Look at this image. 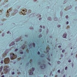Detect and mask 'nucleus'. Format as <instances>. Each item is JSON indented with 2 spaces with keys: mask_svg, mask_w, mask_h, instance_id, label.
<instances>
[{
  "mask_svg": "<svg viewBox=\"0 0 77 77\" xmlns=\"http://www.w3.org/2000/svg\"><path fill=\"white\" fill-rule=\"evenodd\" d=\"M10 57L11 59L13 60V59H16L17 57V56L16 55H15V54H12L10 55Z\"/></svg>",
  "mask_w": 77,
  "mask_h": 77,
  "instance_id": "obj_3",
  "label": "nucleus"
},
{
  "mask_svg": "<svg viewBox=\"0 0 77 77\" xmlns=\"http://www.w3.org/2000/svg\"><path fill=\"white\" fill-rule=\"evenodd\" d=\"M72 48H71V49H72Z\"/></svg>",
  "mask_w": 77,
  "mask_h": 77,
  "instance_id": "obj_51",
  "label": "nucleus"
},
{
  "mask_svg": "<svg viewBox=\"0 0 77 77\" xmlns=\"http://www.w3.org/2000/svg\"><path fill=\"white\" fill-rule=\"evenodd\" d=\"M4 35V33L2 35Z\"/></svg>",
  "mask_w": 77,
  "mask_h": 77,
  "instance_id": "obj_49",
  "label": "nucleus"
},
{
  "mask_svg": "<svg viewBox=\"0 0 77 77\" xmlns=\"http://www.w3.org/2000/svg\"><path fill=\"white\" fill-rule=\"evenodd\" d=\"M39 38H41V37H42V35H39Z\"/></svg>",
  "mask_w": 77,
  "mask_h": 77,
  "instance_id": "obj_24",
  "label": "nucleus"
},
{
  "mask_svg": "<svg viewBox=\"0 0 77 77\" xmlns=\"http://www.w3.org/2000/svg\"><path fill=\"white\" fill-rule=\"evenodd\" d=\"M71 55H73V54H72H72H71Z\"/></svg>",
  "mask_w": 77,
  "mask_h": 77,
  "instance_id": "obj_44",
  "label": "nucleus"
},
{
  "mask_svg": "<svg viewBox=\"0 0 77 77\" xmlns=\"http://www.w3.org/2000/svg\"><path fill=\"white\" fill-rule=\"evenodd\" d=\"M26 51H27L28 53H29V51L28 50V49H27L26 50Z\"/></svg>",
  "mask_w": 77,
  "mask_h": 77,
  "instance_id": "obj_21",
  "label": "nucleus"
},
{
  "mask_svg": "<svg viewBox=\"0 0 77 77\" xmlns=\"http://www.w3.org/2000/svg\"><path fill=\"white\" fill-rule=\"evenodd\" d=\"M9 67H8L7 66H5L4 67V71L5 74H7L8 72L9 71Z\"/></svg>",
  "mask_w": 77,
  "mask_h": 77,
  "instance_id": "obj_1",
  "label": "nucleus"
},
{
  "mask_svg": "<svg viewBox=\"0 0 77 77\" xmlns=\"http://www.w3.org/2000/svg\"><path fill=\"white\" fill-rule=\"evenodd\" d=\"M76 57H77V54L76 55Z\"/></svg>",
  "mask_w": 77,
  "mask_h": 77,
  "instance_id": "obj_46",
  "label": "nucleus"
},
{
  "mask_svg": "<svg viewBox=\"0 0 77 77\" xmlns=\"http://www.w3.org/2000/svg\"><path fill=\"white\" fill-rule=\"evenodd\" d=\"M50 50V48H49V47L48 48H47L46 49V51H47L46 52H45V53H46V54H48V55L49 54V50Z\"/></svg>",
  "mask_w": 77,
  "mask_h": 77,
  "instance_id": "obj_5",
  "label": "nucleus"
},
{
  "mask_svg": "<svg viewBox=\"0 0 77 77\" xmlns=\"http://www.w3.org/2000/svg\"><path fill=\"white\" fill-rule=\"evenodd\" d=\"M49 19H51V17H49L48 18V19H49Z\"/></svg>",
  "mask_w": 77,
  "mask_h": 77,
  "instance_id": "obj_35",
  "label": "nucleus"
},
{
  "mask_svg": "<svg viewBox=\"0 0 77 77\" xmlns=\"http://www.w3.org/2000/svg\"><path fill=\"white\" fill-rule=\"evenodd\" d=\"M48 64H49V65H51V64H50V63H48Z\"/></svg>",
  "mask_w": 77,
  "mask_h": 77,
  "instance_id": "obj_36",
  "label": "nucleus"
},
{
  "mask_svg": "<svg viewBox=\"0 0 77 77\" xmlns=\"http://www.w3.org/2000/svg\"><path fill=\"white\" fill-rule=\"evenodd\" d=\"M57 63L58 64H59V63H60V62L59 61H58L57 62Z\"/></svg>",
  "mask_w": 77,
  "mask_h": 77,
  "instance_id": "obj_19",
  "label": "nucleus"
},
{
  "mask_svg": "<svg viewBox=\"0 0 77 77\" xmlns=\"http://www.w3.org/2000/svg\"><path fill=\"white\" fill-rule=\"evenodd\" d=\"M51 56H52V54L51 55Z\"/></svg>",
  "mask_w": 77,
  "mask_h": 77,
  "instance_id": "obj_50",
  "label": "nucleus"
},
{
  "mask_svg": "<svg viewBox=\"0 0 77 77\" xmlns=\"http://www.w3.org/2000/svg\"><path fill=\"white\" fill-rule=\"evenodd\" d=\"M25 47H26V46H25L24 45H23L21 46V48L22 49H24V48H25Z\"/></svg>",
  "mask_w": 77,
  "mask_h": 77,
  "instance_id": "obj_10",
  "label": "nucleus"
},
{
  "mask_svg": "<svg viewBox=\"0 0 77 77\" xmlns=\"http://www.w3.org/2000/svg\"><path fill=\"white\" fill-rule=\"evenodd\" d=\"M29 75H32V74H33V71H32V70H29Z\"/></svg>",
  "mask_w": 77,
  "mask_h": 77,
  "instance_id": "obj_6",
  "label": "nucleus"
},
{
  "mask_svg": "<svg viewBox=\"0 0 77 77\" xmlns=\"http://www.w3.org/2000/svg\"><path fill=\"white\" fill-rule=\"evenodd\" d=\"M63 77H65V75H64L63 76Z\"/></svg>",
  "mask_w": 77,
  "mask_h": 77,
  "instance_id": "obj_43",
  "label": "nucleus"
},
{
  "mask_svg": "<svg viewBox=\"0 0 77 77\" xmlns=\"http://www.w3.org/2000/svg\"><path fill=\"white\" fill-rule=\"evenodd\" d=\"M1 63H3V60H2L1 62Z\"/></svg>",
  "mask_w": 77,
  "mask_h": 77,
  "instance_id": "obj_20",
  "label": "nucleus"
},
{
  "mask_svg": "<svg viewBox=\"0 0 77 77\" xmlns=\"http://www.w3.org/2000/svg\"><path fill=\"white\" fill-rule=\"evenodd\" d=\"M55 20H56H56H57V18H55Z\"/></svg>",
  "mask_w": 77,
  "mask_h": 77,
  "instance_id": "obj_45",
  "label": "nucleus"
},
{
  "mask_svg": "<svg viewBox=\"0 0 77 77\" xmlns=\"http://www.w3.org/2000/svg\"><path fill=\"white\" fill-rule=\"evenodd\" d=\"M18 74H20V72H18Z\"/></svg>",
  "mask_w": 77,
  "mask_h": 77,
  "instance_id": "obj_38",
  "label": "nucleus"
},
{
  "mask_svg": "<svg viewBox=\"0 0 77 77\" xmlns=\"http://www.w3.org/2000/svg\"><path fill=\"white\" fill-rule=\"evenodd\" d=\"M40 28H42V26H40Z\"/></svg>",
  "mask_w": 77,
  "mask_h": 77,
  "instance_id": "obj_33",
  "label": "nucleus"
},
{
  "mask_svg": "<svg viewBox=\"0 0 77 77\" xmlns=\"http://www.w3.org/2000/svg\"><path fill=\"white\" fill-rule=\"evenodd\" d=\"M30 45H32V44H30Z\"/></svg>",
  "mask_w": 77,
  "mask_h": 77,
  "instance_id": "obj_52",
  "label": "nucleus"
},
{
  "mask_svg": "<svg viewBox=\"0 0 77 77\" xmlns=\"http://www.w3.org/2000/svg\"><path fill=\"white\" fill-rule=\"evenodd\" d=\"M44 77H47V76H46V75H44Z\"/></svg>",
  "mask_w": 77,
  "mask_h": 77,
  "instance_id": "obj_34",
  "label": "nucleus"
},
{
  "mask_svg": "<svg viewBox=\"0 0 77 77\" xmlns=\"http://www.w3.org/2000/svg\"><path fill=\"white\" fill-rule=\"evenodd\" d=\"M71 62V61L70 60H68V62Z\"/></svg>",
  "mask_w": 77,
  "mask_h": 77,
  "instance_id": "obj_30",
  "label": "nucleus"
},
{
  "mask_svg": "<svg viewBox=\"0 0 77 77\" xmlns=\"http://www.w3.org/2000/svg\"><path fill=\"white\" fill-rule=\"evenodd\" d=\"M10 32L9 31H8V32H7V33H10Z\"/></svg>",
  "mask_w": 77,
  "mask_h": 77,
  "instance_id": "obj_39",
  "label": "nucleus"
},
{
  "mask_svg": "<svg viewBox=\"0 0 77 77\" xmlns=\"http://www.w3.org/2000/svg\"><path fill=\"white\" fill-rule=\"evenodd\" d=\"M49 47V46H48Z\"/></svg>",
  "mask_w": 77,
  "mask_h": 77,
  "instance_id": "obj_57",
  "label": "nucleus"
},
{
  "mask_svg": "<svg viewBox=\"0 0 77 77\" xmlns=\"http://www.w3.org/2000/svg\"><path fill=\"white\" fill-rule=\"evenodd\" d=\"M63 55H61V57H63Z\"/></svg>",
  "mask_w": 77,
  "mask_h": 77,
  "instance_id": "obj_40",
  "label": "nucleus"
},
{
  "mask_svg": "<svg viewBox=\"0 0 77 77\" xmlns=\"http://www.w3.org/2000/svg\"><path fill=\"white\" fill-rule=\"evenodd\" d=\"M41 20V18H40L39 19V20Z\"/></svg>",
  "mask_w": 77,
  "mask_h": 77,
  "instance_id": "obj_41",
  "label": "nucleus"
},
{
  "mask_svg": "<svg viewBox=\"0 0 77 77\" xmlns=\"http://www.w3.org/2000/svg\"><path fill=\"white\" fill-rule=\"evenodd\" d=\"M66 29H69V26H67V28Z\"/></svg>",
  "mask_w": 77,
  "mask_h": 77,
  "instance_id": "obj_17",
  "label": "nucleus"
},
{
  "mask_svg": "<svg viewBox=\"0 0 77 77\" xmlns=\"http://www.w3.org/2000/svg\"><path fill=\"white\" fill-rule=\"evenodd\" d=\"M50 56L49 55L48 56V57L47 58V59L48 60H49V62H50Z\"/></svg>",
  "mask_w": 77,
  "mask_h": 77,
  "instance_id": "obj_9",
  "label": "nucleus"
},
{
  "mask_svg": "<svg viewBox=\"0 0 77 77\" xmlns=\"http://www.w3.org/2000/svg\"><path fill=\"white\" fill-rule=\"evenodd\" d=\"M61 47V46H59L58 48H60Z\"/></svg>",
  "mask_w": 77,
  "mask_h": 77,
  "instance_id": "obj_32",
  "label": "nucleus"
},
{
  "mask_svg": "<svg viewBox=\"0 0 77 77\" xmlns=\"http://www.w3.org/2000/svg\"><path fill=\"white\" fill-rule=\"evenodd\" d=\"M66 18L67 19H68V16H66Z\"/></svg>",
  "mask_w": 77,
  "mask_h": 77,
  "instance_id": "obj_23",
  "label": "nucleus"
},
{
  "mask_svg": "<svg viewBox=\"0 0 77 77\" xmlns=\"http://www.w3.org/2000/svg\"><path fill=\"white\" fill-rule=\"evenodd\" d=\"M39 17H41V15H40V16Z\"/></svg>",
  "mask_w": 77,
  "mask_h": 77,
  "instance_id": "obj_47",
  "label": "nucleus"
},
{
  "mask_svg": "<svg viewBox=\"0 0 77 77\" xmlns=\"http://www.w3.org/2000/svg\"><path fill=\"white\" fill-rule=\"evenodd\" d=\"M12 74L13 75H14V74H15V72H12Z\"/></svg>",
  "mask_w": 77,
  "mask_h": 77,
  "instance_id": "obj_26",
  "label": "nucleus"
},
{
  "mask_svg": "<svg viewBox=\"0 0 77 77\" xmlns=\"http://www.w3.org/2000/svg\"><path fill=\"white\" fill-rule=\"evenodd\" d=\"M3 69V66H1L0 68V72H2V69Z\"/></svg>",
  "mask_w": 77,
  "mask_h": 77,
  "instance_id": "obj_11",
  "label": "nucleus"
},
{
  "mask_svg": "<svg viewBox=\"0 0 77 77\" xmlns=\"http://www.w3.org/2000/svg\"><path fill=\"white\" fill-rule=\"evenodd\" d=\"M44 57V56H43V57Z\"/></svg>",
  "mask_w": 77,
  "mask_h": 77,
  "instance_id": "obj_53",
  "label": "nucleus"
},
{
  "mask_svg": "<svg viewBox=\"0 0 77 77\" xmlns=\"http://www.w3.org/2000/svg\"><path fill=\"white\" fill-rule=\"evenodd\" d=\"M2 77H5V75H3L2 76Z\"/></svg>",
  "mask_w": 77,
  "mask_h": 77,
  "instance_id": "obj_37",
  "label": "nucleus"
},
{
  "mask_svg": "<svg viewBox=\"0 0 77 77\" xmlns=\"http://www.w3.org/2000/svg\"><path fill=\"white\" fill-rule=\"evenodd\" d=\"M40 30H41V32L42 31V29H40Z\"/></svg>",
  "mask_w": 77,
  "mask_h": 77,
  "instance_id": "obj_42",
  "label": "nucleus"
},
{
  "mask_svg": "<svg viewBox=\"0 0 77 77\" xmlns=\"http://www.w3.org/2000/svg\"><path fill=\"white\" fill-rule=\"evenodd\" d=\"M57 27H60V25H58Z\"/></svg>",
  "mask_w": 77,
  "mask_h": 77,
  "instance_id": "obj_18",
  "label": "nucleus"
},
{
  "mask_svg": "<svg viewBox=\"0 0 77 77\" xmlns=\"http://www.w3.org/2000/svg\"><path fill=\"white\" fill-rule=\"evenodd\" d=\"M32 45H33V47H35V43H33L32 44Z\"/></svg>",
  "mask_w": 77,
  "mask_h": 77,
  "instance_id": "obj_14",
  "label": "nucleus"
},
{
  "mask_svg": "<svg viewBox=\"0 0 77 77\" xmlns=\"http://www.w3.org/2000/svg\"><path fill=\"white\" fill-rule=\"evenodd\" d=\"M6 55H7V54L6 53H5V54L2 55L3 59V58H5V57H6Z\"/></svg>",
  "mask_w": 77,
  "mask_h": 77,
  "instance_id": "obj_7",
  "label": "nucleus"
},
{
  "mask_svg": "<svg viewBox=\"0 0 77 77\" xmlns=\"http://www.w3.org/2000/svg\"><path fill=\"white\" fill-rule=\"evenodd\" d=\"M38 63L39 65L41 66V67L42 69H45V68H46V66L45 65V64L44 63H42L41 62H39Z\"/></svg>",
  "mask_w": 77,
  "mask_h": 77,
  "instance_id": "obj_2",
  "label": "nucleus"
},
{
  "mask_svg": "<svg viewBox=\"0 0 77 77\" xmlns=\"http://www.w3.org/2000/svg\"><path fill=\"white\" fill-rule=\"evenodd\" d=\"M49 20H50V19H49Z\"/></svg>",
  "mask_w": 77,
  "mask_h": 77,
  "instance_id": "obj_56",
  "label": "nucleus"
},
{
  "mask_svg": "<svg viewBox=\"0 0 77 77\" xmlns=\"http://www.w3.org/2000/svg\"><path fill=\"white\" fill-rule=\"evenodd\" d=\"M43 55H44V54H43Z\"/></svg>",
  "mask_w": 77,
  "mask_h": 77,
  "instance_id": "obj_54",
  "label": "nucleus"
},
{
  "mask_svg": "<svg viewBox=\"0 0 77 77\" xmlns=\"http://www.w3.org/2000/svg\"><path fill=\"white\" fill-rule=\"evenodd\" d=\"M18 50V49H15V51H17Z\"/></svg>",
  "mask_w": 77,
  "mask_h": 77,
  "instance_id": "obj_28",
  "label": "nucleus"
},
{
  "mask_svg": "<svg viewBox=\"0 0 77 77\" xmlns=\"http://www.w3.org/2000/svg\"><path fill=\"white\" fill-rule=\"evenodd\" d=\"M20 54H23V51H21L20 52Z\"/></svg>",
  "mask_w": 77,
  "mask_h": 77,
  "instance_id": "obj_15",
  "label": "nucleus"
},
{
  "mask_svg": "<svg viewBox=\"0 0 77 77\" xmlns=\"http://www.w3.org/2000/svg\"><path fill=\"white\" fill-rule=\"evenodd\" d=\"M69 22L68 21L66 23V24H68Z\"/></svg>",
  "mask_w": 77,
  "mask_h": 77,
  "instance_id": "obj_31",
  "label": "nucleus"
},
{
  "mask_svg": "<svg viewBox=\"0 0 77 77\" xmlns=\"http://www.w3.org/2000/svg\"><path fill=\"white\" fill-rule=\"evenodd\" d=\"M63 37L64 38H66V34H64Z\"/></svg>",
  "mask_w": 77,
  "mask_h": 77,
  "instance_id": "obj_8",
  "label": "nucleus"
},
{
  "mask_svg": "<svg viewBox=\"0 0 77 77\" xmlns=\"http://www.w3.org/2000/svg\"><path fill=\"white\" fill-rule=\"evenodd\" d=\"M10 60H9V58H5L4 61L5 62V63H9V61Z\"/></svg>",
  "mask_w": 77,
  "mask_h": 77,
  "instance_id": "obj_4",
  "label": "nucleus"
},
{
  "mask_svg": "<svg viewBox=\"0 0 77 77\" xmlns=\"http://www.w3.org/2000/svg\"><path fill=\"white\" fill-rule=\"evenodd\" d=\"M29 64V63H28V65Z\"/></svg>",
  "mask_w": 77,
  "mask_h": 77,
  "instance_id": "obj_55",
  "label": "nucleus"
},
{
  "mask_svg": "<svg viewBox=\"0 0 77 77\" xmlns=\"http://www.w3.org/2000/svg\"><path fill=\"white\" fill-rule=\"evenodd\" d=\"M58 72H60V70H58Z\"/></svg>",
  "mask_w": 77,
  "mask_h": 77,
  "instance_id": "obj_29",
  "label": "nucleus"
},
{
  "mask_svg": "<svg viewBox=\"0 0 77 77\" xmlns=\"http://www.w3.org/2000/svg\"><path fill=\"white\" fill-rule=\"evenodd\" d=\"M38 55L40 54V52H39V51H38Z\"/></svg>",
  "mask_w": 77,
  "mask_h": 77,
  "instance_id": "obj_25",
  "label": "nucleus"
},
{
  "mask_svg": "<svg viewBox=\"0 0 77 77\" xmlns=\"http://www.w3.org/2000/svg\"><path fill=\"white\" fill-rule=\"evenodd\" d=\"M15 43H14V42H12L11 43V45H10V46H12V45H14V44Z\"/></svg>",
  "mask_w": 77,
  "mask_h": 77,
  "instance_id": "obj_12",
  "label": "nucleus"
},
{
  "mask_svg": "<svg viewBox=\"0 0 77 77\" xmlns=\"http://www.w3.org/2000/svg\"><path fill=\"white\" fill-rule=\"evenodd\" d=\"M67 68H68V67H66L65 69V70H66L67 69Z\"/></svg>",
  "mask_w": 77,
  "mask_h": 77,
  "instance_id": "obj_27",
  "label": "nucleus"
},
{
  "mask_svg": "<svg viewBox=\"0 0 77 77\" xmlns=\"http://www.w3.org/2000/svg\"><path fill=\"white\" fill-rule=\"evenodd\" d=\"M68 8H69V7H68L67 8H65V11H67V10H69V9H70V8H68Z\"/></svg>",
  "mask_w": 77,
  "mask_h": 77,
  "instance_id": "obj_13",
  "label": "nucleus"
},
{
  "mask_svg": "<svg viewBox=\"0 0 77 77\" xmlns=\"http://www.w3.org/2000/svg\"><path fill=\"white\" fill-rule=\"evenodd\" d=\"M50 38H52V37H50Z\"/></svg>",
  "mask_w": 77,
  "mask_h": 77,
  "instance_id": "obj_48",
  "label": "nucleus"
},
{
  "mask_svg": "<svg viewBox=\"0 0 77 77\" xmlns=\"http://www.w3.org/2000/svg\"><path fill=\"white\" fill-rule=\"evenodd\" d=\"M62 53H64L65 52V50H63L62 51Z\"/></svg>",
  "mask_w": 77,
  "mask_h": 77,
  "instance_id": "obj_22",
  "label": "nucleus"
},
{
  "mask_svg": "<svg viewBox=\"0 0 77 77\" xmlns=\"http://www.w3.org/2000/svg\"><path fill=\"white\" fill-rule=\"evenodd\" d=\"M32 71H35V68L33 67L32 68Z\"/></svg>",
  "mask_w": 77,
  "mask_h": 77,
  "instance_id": "obj_16",
  "label": "nucleus"
}]
</instances>
